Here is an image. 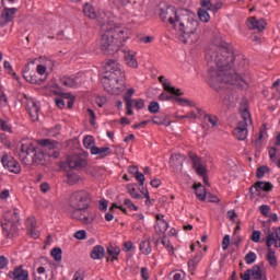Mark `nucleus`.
Segmentation results:
<instances>
[{"mask_svg": "<svg viewBox=\"0 0 280 280\" xmlns=\"http://www.w3.org/2000/svg\"><path fill=\"white\" fill-rule=\"evenodd\" d=\"M206 60L210 66L208 70V84L214 91L224 89V84L242 86L246 83L242 75L233 70L235 55L224 47L212 46L206 51Z\"/></svg>", "mask_w": 280, "mask_h": 280, "instance_id": "f257e3e1", "label": "nucleus"}, {"mask_svg": "<svg viewBox=\"0 0 280 280\" xmlns=\"http://www.w3.org/2000/svg\"><path fill=\"white\" fill-rule=\"evenodd\" d=\"M98 23L105 32L101 37V49L104 54H112L118 51L119 47L128 40V28L117 23V18L113 12H101Z\"/></svg>", "mask_w": 280, "mask_h": 280, "instance_id": "f03ea898", "label": "nucleus"}, {"mask_svg": "<svg viewBox=\"0 0 280 280\" xmlns=\"http://www.w3.org/2000/svg\"><path fill=\"white\" fill-rule=\"evenodd\" d=\"M124 80H126V72L121 70V65L115 60H108L102 78L105 91L112 95H119L124 91Z\"/></svg>", "mask_w": 280, "mask_h": 280, "instance_id": "7ed1b4c3", "label": "nucleus"}, {"mask_svg": "<svg viewBox=\"0 0 280 280\" xmlns=\"http://www.w3.org/2000/svg\"><path fill=\"white\" fill-rule=\"evenodd\" d=\"M91 205V195L86 190H77L71 194L69 198V207L71 217L74 220L82 221L83 224H92L95 217L93 214L86 213Z\"/></svg>", "mask_w": 280, "mask_h": 280, "instance_id": "20e7f679", "label": "nucleus"}, {"mask_svg": "<svg viewBox=\"0 0 280 280\" xmlns=\"http://www.w3.org/2000/svg\"><path fill=\"white\" fill-rule=\"evenodd\" d=\"M196 30H198V21L194 20V18H190L189 15L183 16L179 25V32L182 33V43H187L188 45L197 43L198 34H196Z\"/></svg>", "mask_w": 280, "mask_h": 280, "instance_id": "39448f33", "label": "nucleus"}, {"mask_svg": "<svg viewBox=\"0 0 280 280\" xmlns=\"http://www.w3.org/2000/svg\"><path fill=\"white\" fill-rule=\"evenodd\" d=\"M272 244L275 248H280V228L273 229V232L268 230L266 237V246L268 248L266 259L271 268H277L279 262L277 260V254L275 249H272Z\"/></svg>", "mask_w": 280, "mask_h": 280, "instance_id": "423d86ee", "label": "nucleus"}, {"mask_svg": "<svg viewBox=\"0 0 280 280\" xmlns=\"http://www.w3.org/2000/svg\"><path fill=\"white\" fill-rule=\"evenodd\" d=\"M20 214L18 209H12L5 212L3 219L0 220L1 229L5 237H14V233L18 231V224Z\"/></svg>", "mask_w": 280, "mask_h": 280, "instance_id": "0eeeda50", "label": "nucleus"}, {"mask_svg": "<svg viewBox=\"0 0 280 280\" xmlns=\"http://www.w3.org/2000/svg\"><path fill=\"white\" fill-rule=\"evenodd\" d=\"M241 117L242 120L237 122L236 128L233 130V135L238 141H246V139H248V126L253 124L248 108H241Z\"/></svg>", "mask_w": 280, "mask_h": 280, "instance_id": "6e6552de", "label": "nucleus"}, {"mask_svg": "<svg viewBox=\"0 0 280 280\" xmlns=\"http://www.w3.org/2000/svg\"><path fill=\"white\" fill-rule=\"evenodd\" d=\"M183 16H189L187 12L182 13L176 11V7H166L165 9L160 10V19L165 23H170L174 27L178 25L180 27V21Z\"/></svg>", "mask_w": 280, "mask_h": 280, "instance_id": "1a4fd4ad", "label": "nucleus"}, {"mask_svg": "<svg viewBox=\"0 0 280 280\" xmlns=\"http://www.w3.org/2000/svg\"><path fill=\"white\" fill-rule=\"evenodd\" d=\"M35 152L36 147L30 140L22 141L18 148V154L22 161H25L30 154H34Z\"/></svg>", "mask_w": 280, "mask_h": 280, "instance_id": "9d476101", "label": "nucleus"}, {"mask_svg": "<svg viewBox=\"0 0 280 280\" xmlns=\"http://www.w3.org/2000/svg\"><path fill=\"white\" fill-rule=\"evenodd\" d=\"M1 163L4 170H8L12 174H21V164H19L14 158L9 156L8 154L3 155Z\"/></svg>", "mask_w": 280, "mask_h": 280, "instance_id": "9b49d317", "label": "nucleus"}, {"mask_svg": "<svg viewBox=\"0 0 280 280\" xmlns=\"http://www.w3.org/2000/svg\"><path fill=\"white\" fill-rule=\"evenodd\" d=\"M190 161L198 176H203L205 184L207 185V183H209V180H207V177H205L207 176V166L202 164V160L196 154H190Z\"/></svg>", "mask_w": 280, "mask_h": 280, "instance_id": "f8f14e48", "label": "nucleus"}, {"mask_svg": "<svg viewBox=\"0 0 280 280\" xmlns=\"http://www.w3.org/2000/svg\"><path fill=\"white\" fill-rule=\"evenodd\" d=\"M82 77V72H79L77 75H72V77H61L60 78V84H62L63 86H67L68 89H78V86H80L82 84V79H80Z\"/></svg>", "mask_w": 280, "mask_h": 280, "instance_id": "ddd939ff", "label": "nucleus"}, {"mask_svg": "<svg viewBox=\"0 0 280 280\" xmlns=\"http://www.w3.org/2000/svg\"><path fill=\"white\" fill-rule=\"evenodd\" d=\"M67 163L70 170H81L86 166V160L80 155H70L67 158Z\"/></svg>", "mask_w": 280, "mask_h": 280, "instance_id": "4468645a", "label": "nucleus"}, {"mask_svg": "<svg viewBox=\"0 0 280 280\" xmlns=\"http://www.w3.org/2000/svg\"><path fill=\"white\" fill-rule=\"evenodd\" d=\"M266 20L252 16L247 20L248 30H257V32H264L266 30Z\"/></svg>", "mask_w": 280, "mask_h": 280, "instance_id": "2eb2a0df", "label": "nucleus"}, {"mask_svg": "<svg viewBox=\"0 0 280 280\" xmlns=\"http://www.w3.org/2000/svg\"><path fill=\"white\" fill-rule=\"evenodd\" d=\"M26 110L32 119V121H38V112L40 110V107H38V104L34 100H28L26 102Z\"/></svg>", "mask_w": 280, "mask_h": 280, "instance_id": "dca6fc26", "label": "nucleus"}, {"mask_svg": "<svg viewBox=\"0 0 280 280\" xmlns=\"http://www.w3.org/2000/svg\"><path fill=\"white\" fill-rule=\"evenodd\" d=\"M124 58L127 67H130L131 69H137V67H139V61L137 60V51L125 50Z\"/></svg>", "mask_w": 280, "mask_h": 280, "instance_id": "f3484780", "label": "nucleus"}, {"mask_svg": "<svg viewBox=\"0 0 280 280\" xmlns=\"http://www.w3.org/2000/svg\"><path fill=\"white\" fill-rule=\"evenodd\" d=\"M10 278L13 280H30V272L23 269L22 266L15 267L13 271L10 272Z\"/></svg>", "mask_w": 280, "mask_h": 280, "instance_id": "a211bd4d", "label": "nucleus"}, {"mask_svg": "<svg viewBox=\"0 0 280 280\" xmlns=\"http://www.w3.org/2000/svg\"><path fill=\"white\" fill-rule=\"evenodd\" d=\"M106 253L109 255L107 261H119V255L121 254V248L115 244H109L106 247Z\"/></svg>", "mask_w": 280, "mask_h": 280, "instance_id": "6ab92c4d", "label": "nucleus"}, {"mask_svg": "<svg viewBox=\"0 0 280 280\" xmlns=\"http://www.w3.org/2000/svg\"><path fill=\"white\" fill-rule=\"evenodd\" d=\"M272 183L270 182H256L250 188V194H255V191H272Z\"/></svg>", "mask_w": 280, "mask_h": 280, "instance_id": "aec40b11", "label": "nucleus"}, {"mask_svg": "<svg viewBox=\"0 0 280 280\" xmlns=\"http://www.w3.org/2000/svg\"><path fill=\"white\" fill-rule=\"evenodd\" d=\"M165 215L163 214H156L155 215V232L156 233H165V231H167V229L170 228V224L167 223V221H165Z\"/></svg>", "mask_w": 280, "mask_h": 280, "instance_id": "412c9836", "label": "nucleus"}, {"mask_svg": "<svg viewBox=\"0 0 280 280\" xmlns=\"http://www.w3.org/2000/svg\"><path fill=\"white\" fill-rule=\"evenodd\" d=\"M91 154L98 156V159H106L113 154V150L109 147H93Z\"/></svg>", "mask_w": 280, "mask_h": 280, "instance_id": "4be33fe9", "label": "nucleus"}, {"mask_svg": "<svg viewBox=\"0 0 280 280\" xmlns=\"http://www.w3.org/2000/svg\"><path fill=\"white\" fill-rule=\"evenodd\" d=\"M101 12H110V11L103 10ZM101 12L97 15V13L95 12V8H93V4L89 2L83 5V14L88 16V19H97V21H100Z\"/></svg>", "mask_w": 280, "mask_h": 280, "instance_id": "5701e85b", "label": "nucleus"}, {"mask_svg": "<svg viewBox=\"0 0 280 280\" xmlns=\"http://www.w3.org/2000/svg\"><path fill=\"white\" fill-rule=\"evenodd\" d=\"M83 182V177L78 173L70 171L66 173V183L68 185H78Z\"/></svg>", "mask_w": 280, "mask_h": 280, "instance_id": "b1692460", "label": "nucleus"}, {"mask_svg": "<svg viewBox=\"0 0 280 280\" xmlns=\"http://www.w3.org/2000/svg\"><path fill=\"white\" fill-rule=\"evenodd\" d=\"M104 255H106V249H104V246L96 245L93 247L90 257L91 259L98 260L104 259Z\"/></svg>", "mask_w": 280, "mask_h": 280, "instance_id": "393cba45", "label": "nucleus"}, {"mask_svg": "<svg viewBox=\"0 0 280 280\" xmlns=\"http://www.w3.org/2000/svg\"><path fill=\"white\" fill-rule=\"evenodd\" d=\"M19 10L16 8H4L1 13V19H3L4 23H10L14 19V14H16Z\"/></svg>", "mask_w": 280, "mask_h": 280, "instance_id": "a878e982", "label": "nucleus"}, {"mask_svg": "<svg viewBox=\"0 0 280 280\" xmlns=\"http://www.w3.org/2000/svg\"><path fill=\"white\" fill-rule=\"evenodd\" d=\"M222 104L223 106H233V104H235V102H237V96L233 95V93L229 92V90H226L224 92V96H222Z\"/></svg>", "mask_w": 280, "mask_h": 280, "instance_id": "bb28decb", "label": "nucleus"}, {"mask_svg": "<svg viewBox=\"0 0 280 280\" xmlns=\"http://www.w3.org/2000/svg\"><path fill=\"white\" fill-rule=\"evenodd\" d=\"M202 259V256L197 255L192 259L188 261V270L191 275L196 271V268H198V264H200Z\"/></svg>", "mask_w": 280, "mask_h": 280, "instance_id": "cd10ccee", "label": "nucleus"}, {"mask_svg": "<svg viewBox=\"0 0 280 280\" xmlns=\"http://www.w3.org/2000/svg\"><path fill=\"white\" fill-rule=\"evenodd\" d=\"M139 250L142 252V255H150L152 253V243H150V240L142 241L139 245Z\"/></svg>", "mask_w": 280, "mask_h": 280, "instance_id": "c85d7f7f", "label": "nucleus"}, {"mask_svg": "<svg viewBox=\"0 0 280 280\" xmlns=\"http://www.w3.org/2000/svg\"><path fill=\"white\" fill-rule=\"evenodd\" d=\"M194 189L199 200H205V198H207V192L205 191V187H202V184H195Z\"/></svg>", "mask_w": 280, "mask_h": 280, "instance_id": "c756f323", "label": "nucleus"}, {"mask_svg": "<svg viewBox=\"0 0 280 280\" xmlns=\"http://www.w3.org/2000/svg\"><path fill=\"white\" fill-rule=\"evenodd\" d=\"M202 115H205V110L200 109L199 107H196V109L186 114V117L187 119H200Z\"/></svg>", "mask_w": 280, "mask_h": 280, "instance_id": "7c9ffc66", "label": "nucleus"}, {"mask_svg": "<svg viewBox=\"0 0 280 280\" xmlns=\"http://www.w3.org/2000/svg\"><path fill=\"white\" fill-rule=\"evenodd\" d=\"M22 75L26 82H31V84H35L36 80L35 78L30 74V63L25 66V68L22 70Z\"/></svg>", "mask_w": 280, "mask_h": 280, "instance_id": "2f4dec72", "label": "nucleus"}, {"mask_svg": "<svg viewBox=\"0 0 280 280\" xmlns=\"http://www.w3.org/2000/svg\"><path fill=\"white\" fill-rule=\"evenodd\" d=\"M83 145L86 150H90V152H92V148H95V138H93V136H86L83 139Z\"/></svg>", "mask_w": 280, "mask_h": 280, "instance_id": "473e14b6", "label": "nucleus"}, {"mask_svg": "<svg viewBox=\"0 0 280 280\" xmlns=\"http://www.w3.org/2000/svg\"><path fill=\"white\" fill-rule=\"evenodd\" d=\"M174 102H176L179 106H196V103L194 101L183 98L179 96H175Z\"/></svg>", "mask_w": 280, "mask_h": 280, "instance_id": "72a5a7b5", "label": "nucleus"}, {"mask_svg": "<svg viewBox=\"0 0 280 280\" xmlns=\"http://www.w3.org/2000/svg\"><path fill=\"white\" fill-rule=\"evenodd\" d=\"M161 244L164 246V248H166L168 255H174V245H172V242H170L167 237H162Z\"/></svg>", "mask_w": 280, "mask_h": 280, "instance_id": "f704fd0d", "label": "nucleus"}, {"mask_svg": "<svg viewBox=\"0 0 280 280\" xmlns=\"http://www.w3.org/2000/svg\"><path fill=\"white\" fill-rule=\"evenodd\" d=\"M34 278L35 280H49V278H47L45 267H38L37 272L34 273Z\"/></svg>", "mask_w": 280, "mask_h": 280, "instance_id": "c9c22d12", "label": "nucleus"}, {"mask_svg": "<svg viewBox=\"0 0 280 280\" xmlns=\"http://www.w3.org/2000/svg\"><path fill=\"white\" fill-rule=\"evenodd\" d=\"M198 18L202 21V23H209V20L211 19V16L209 15V10L199 9Z\"/></svg>", "mask_w": 280, "mask_h": 280, "instance_id": "e433bc0d", "label": "nucleus"}, {"mask_svg": "<svg viewBox=\"0 0 280 280\" xmlns=\"http://www.w3.org/2000/svg\"><path fill=\"white\" fill-rule=\"evenodd\" d=\"M203 119L206 124H210L211 128L215 127L218 124V116L203 114Z\"/></svg>", "mask_w": 280, "mask_h": 280, "instance_id": "4c0bfd02", "label": "nucleus"}, {"mask_svg": "<svg viewBox=\"0 0 280 280\" xmlns=\"http://www.w3.org/2000/svg\"><path fill=\"white\" fill-rule=\"evenodd\" d=\"M253 279L260 280L261 279V267L259 265H255L252 269H249Z\"/></svg>", "mask_w": 280, "mask_h": 280, "instance_id": "58836bf2", "label": "nucleus"}, {"mask_svg": "<svg viewBox=\"0 0 280 280\" xmlns=\"http://www.w3.org/2000/svg\"><path fill=\"white\" fill-rule=\"evenodd\" d=\"M42 145H44V148H46V150H54L55 148L58 147V142H56L54 140L45 139L42 141Z\"/></svg>", "mask_w": 280, "mask_h": 280, "instance_id": "ea45409f", "label": "nucleus"}, {"mask_svg": "<svg viewBox=\"0 0 280 280\" xmlns=\"http://www.w3.org/2000/svg\"><path fill=\"white\" fill-rule=\"evenodd\" d=\"M51 257H54L55 261H61L62 260V249L60 247H55L51 250Z\"/></svg>", "mask_w": 280, "mask_h": 280, "instance_id": "a19ab883", "label": "nucleus"}, {"mask_svg": "<svg viewBox=\"0 0 280 280\" xmlns=\"http://www.w3.org/2000/svg\"><path fill=\"white\" fill-rule=\"evenodd\" d=\"M63 100H67L68 108H73V102H75V97L71 95V93H62Z\"/></svg>", "mask_w": 280, "mask_h": 280, "instance_id": "79ce46f5", "label": "nucleus"}, {"mask_svg": "<svg viewBox=\"0 0 280 280\" xmlns=\"http://www.w3.org/2000/svg\"><path fill=\"white\" fill-rule=\"evenodd\" d=\"M159 82L162 84L164 91H170V86H172V82L168 79H165L164 75L159 77Z\"/></svg>", "mask_w": 280, "mask_h": 280, "instance_id": "37998d69", "label": "nucleus"}, {"mask_svg": "<svg viewBox=\"0 0 280 280\" xmlns=\"http://www.w3.org/2000/svg\"><path fill=\"white\" fill-rule=\"evenodd\" d=\"M0 128L4 132H12V126H10V121L5 119H0Z\"/></svg>", "mask_w": 280, "mask_h": 280, "instance_id": "c03bdc74", "label": "nucleus"}, {"mask_svg": "<svg viewBox=\"0 0 280 280\" xmlns=\"http://www.w3.org/2000/svg\"><path fill=\"white\" fill-rule=\"evenodd\" d=\"M252 242L255 244H259L261 242V232L258 230H254L252 235H250Z\"/></svg>", "mask_w": 280, "mask_h": 280, "instance_id": "a18cd8bd", "label": "nucleus"}, {"mask_svg": "<svg viewBox=\"0 0 280 280\" xmlns=\"http://www.w3.org/2000/svg\"><path fill=\"white\" fill-rule=\"evenodd\" d=\"M201 10H208L211 12L213 10V3H211V0H200Z\"/></svg>", "mask_w": 280, "mask_h": 280, "instance_id": "49530a36", "label": "nucleus"}, {"mask_svg": "<svg viewBox=\"0 0 280 280\" xmlns=\"http://www.w3.org/2000/svg\"><path fill=\"white\" fill-rule=\"evenodd\" d=\"M245 261L246 264H255V261H257V254L254 252L247 253L245 256Z\"/></svg>", "mask_w": 280, "mask_h": 280, "instance_id": "de8ad7c7", "label": "nucleus"}, {"mask_svg": "<svg viewBox=\"0 0 280 280\" xmlns=\"http://www.w3.org/2000/svg\"><path fill=\"white\" fill-rule=\"evenodd\" d=\"M124 207H127L130 211H139V208L130 199L124 200Z\"/></svg>", "mask_w": 280, "mask_h": 280, "instance_id": "09e8293b", "label": "nucleus"}, {"mask_svg": "<svg viewBox=\"0 0 280 280\" xmlns=\"http://www.w3.org/2000/svg\"><path fill=\"white\" fill-rule=\"evenodd\" d=\"M160 108L161 106L159 105V103L153 101L149 104L148 110L149 113L154 114V113H159Z\"/></svg>", "mask_w": 280, "mask_h": 280, "instance_id": "8fccbe9b", "label": "nucleus"}, {"mask_svg": "<svg viewBox=\"0 0 280 280\" xmlns=\"http://www.w3.org/2000/svg\"><path fill=\"white\" fill-rule=\"evenodd\" d=\"M36 71L38 75L47 78V67L45 65H37Z\"/></svg>", "mask_w": 280, "mask_h": 280, "instance_id": "3c124183", "label": "nucleus"}, {"mask_svg": "<svg viewBox=\"0 0 280 280\" xmlns=\"http://www.w3.org/2000/svg\"><path fill=\"white\" fill-rule=\"evenodd\" d=\"M135 178L139 183V185L141 187H143V185L145 183V175H143V173L138 171V173H136V175H135Z\"/></svg>", "mask_w": 280, "mask_h": 280, "instance_id": "603ef678", "label": "nucleus"}, {"mask_svg": "<svg viewBox=\"0 0 280 280\" xmlns=\"http://www.w3.org/2000/svg\"><path fill=\"white\" fill-rule=\"evenodd\" d=\"M170 90H166V93H171V95H176V97H180L183 95V92H180V89H176L174 86H170Z\"/></svg>", "mask_w": 280, "mask_h": 280, "instance_id": "864d4df0", "label": "nucleus"}, {"mask_svg": "<svg viewBox=\"0 0 280 280\" xmlns=\"http://www.w3.org/2000/svg\"><path fill=\"white\" fill-rule=\"evenodd\" d=\"M26 226H27L28 231L32 229H36V218H34V217L28 218L26 220Z\"/></svg>", "mask_w": 280, "mask_h": 280, "instance_id": "5fc2aeb1", "label": "nucleus"}, {"mask_svg": "<svg viewBox=\"0 0 280 280\" xmlns=\"http://www.w3.org/2000/svg\"><path fill=\"white\" fill-rule=\"evenodd\" d=\"M133 106H135V108H137L138 110H141L142 108H144L145 102H144L142 98L133 100Z\"/></svg>", "mask_w": 280, "mask_h": 280, "instance_id": "6e6d98bb", "label": "nucleus"}, {"mask_svg": "<svg viewBox=\"0 0 280 280\" xmlns=\"http://www.w3.org/2000/svg\"><path fill=\"white\" fill-rule=\"evenodd\" d=\"M153 124H155L156 126H165V119L163 118V116H154L152 118Z\"/></svg>", "mask_w": 280, "mask_h": 280, "instance_id": "4d7b16f0", "label": "nucleus"}, {"mask_svg": "<svg viewBox=\"0 0 280 280\" xmlns=\"http://www.w3.org/2000/svg\"><path fill=\"white\" fill-rule=\"evenodd\" d=\"M267 171H268V167H266V166L258 167L257 172H256L257 178H264V176H266Z\"/></svg>", "mask_w": 280, "mask_h": 280, "instance_id": "13d9d810", "label": "nucleus"}, {"mask_svg": "<svg viewBox=\"0 0 280 280\" xmlns=\"http://www.w3.org/2000/svg\"><path fill=\"white\" fill-rule=\"evenodd\" d=\"M259 211L262 215H265V218H268V213H270V206L268 205H261L259 207Z\"/></svg>", "mask_w": 280, "mask_h": 280, "instance_id": "bf43d9fd", "label": "nucleus"}, {"mask_svg": "<svg viewBox=\"0 0 280 280\" xmlns=\"http://www.w3.org/2000/svg\"><path fill=\"white\" fill-rule=\"evenodd\" d=\"M132 248H135V245L130 241H127L124 243L122 250L125 253H130V250H132Z\"/></svg>", "mask_w": 280, "mask_h": 280, "instance_id": "052dcab7", "label": "nucleus"}, {"mask_svg": "<svg viewBox=\"0 0 280 280\" xmlns=\"http://www.w3.org/2000/svg\"><path fill=\"white\" fill-rule=\"evenodd\" d=\"M8 264H10V260L5 256H0V270H4Z\"/></svg>", "mask_w": 280, "mask_h": 280, "instance_id": "680f3d73", "label": "nucleus"}, {"mask_svg": "<svg viewBox=\"0 0 280 280\" xmlns=\"http://www.w3.org/2000/svg\"><path fill=\"white\" fill-rule=\"evenodd\" d=\"M75 240H86V231L80 230L74 233Z\"/></svg>", "mask_w": 280, "mask_h": 280, "instance_id": "e2e57ef3", "label": "nucleus"}, {"mask_svg": "<svg viewBox=\"0 0 280 280\" xmlns=\"http://www.w3.org/2000/svg\"><path fill=\"white\" fill-rule=\"evenodd\" d=\"M65 100L66 98L62 97V93H61V97L55 100L56 106H58L60 109L65 108V106H66Z\"/></svg>", "mask_w": 280, "mask_h": 280, "instance_id": "0e129e2a", "label": "nucleus"}, {"mask_svg": "<svg viewBox=\"0 0 280 280\" xmlns=\"http://www.w3.org/2000/svg\"><path fill=\"white\" fill-rule=\"evenodd\" d=\"M73 280H84V270L79 269L73 276Z\"/></svg>", "mask_w": 280, "mask_h": 280, "instance_id": "69168bd1", "label": "nucleus"}, {"mask_svg": "<svg viewBox=\"0 0 280 280\" xmlns=\"http://www.w3.org/2000/svg\"><path fill=\"white\" fill-rule=\"evenodd\" d=\"M269 158L273 163L277 161V148L272 147L269 149Z\"/></svg>", "mask_w": 280, "mask_h": 280, "instance_id": "338daca9", "label": "nucleus"}, {"mask_svg": "<svg viewBox=\"0 0 280 280\" xmlns=\"http://www.w3.org/2000/svg\"><path fill=\"white\" fill-rule=\"evenodd\" d=\"M186 273L184 271H179L174 273L173 280H185Z\"/></svg>", "mask_w": 280, "mask_h": 280, "instance_id": "774afa93", "label": "nucleus"}]
</instances>
